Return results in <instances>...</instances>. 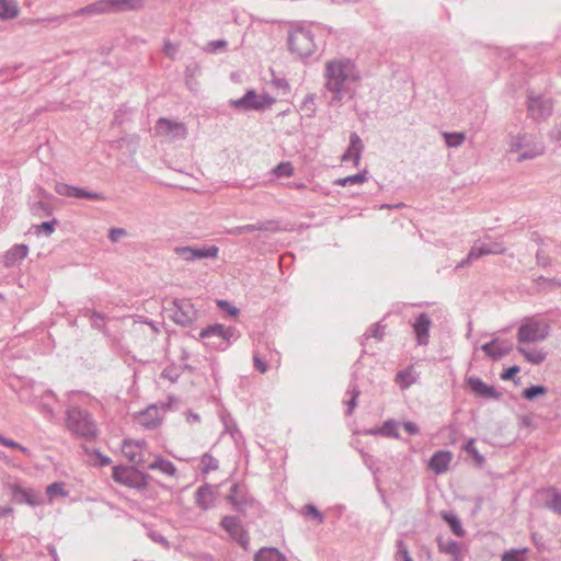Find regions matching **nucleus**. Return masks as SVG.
I'll list each match as a JSON object with an SVG mask.
<instances>
[{
	"instance_id": "obj_36",
	"label": "nucleus",
	"mask_w": 561,
	"mask_h": 561,
	"mask_svg": "<svg viewBox=\"0 0 561 561\" xmlns=\"http://www.w3.org/2000/svg\"><path fill=\"white\" fill-rule=\"evenodd\" d=\"M484 255H485V253H484L482 245L479 243H474V245L470 249L467 257L465 260H462L460 263H458L456 268H462V267L467 266L471 261L477 260Z\"/></svg>"
},
{
	"instance_id": "obj_17",
	"label": "nucleus",
	"mask_w": 561,
	"mask_h": 561,
	"mask_svg": "<svg viewBox=\"0 0 561 561\" xmlns=\"http://www.w3.org/2000/svg\"><path fill=\"white\" fill-rule=\"evenodd\" d=\"M432 320L427 313H420L412 323L413 332L419 345L425 346L430 342Z\"/></svg>"
},
{
	"instance_id": "obj_54",
	"label": "nucleus",
	"mask_w": 561,
	"mask_h": 561,
	"mask_svg": "<svg viewBox=\"0 0 561 561\" xmlns=\"http://www.w3.org/2000/svg\"><path fill=\"white\" fill-rule=\"evenodd\" d=\"M202 463L204 465V471L209 472L218 469V460L210 456L209 454H205L202 457Z\"/></svg>"
},
{
	"instance_id": "obj_64",
	"label": "nucleus",
	"mask_w": 561,
	"mask_h": 561,
	"mask_svg": "<svg viewBox=\"0 0 561 561\" xmlns=\"http://www.w3.org/2000/svg\"><path fill=\"white\" fill-rule=\"evenodd\" d=\"M403 427L407 431V433L410 435H416L420 432L419 426L414 422H411V421L404 422Z\"/></svg>"
},
{
	"instance_id": "obj_9",
	"label": "nucleus",
	"mask_w": 561,
	"mask_h": 561,
	"mask_svg": "<svg viewBox=\"0 0 561 561\" xmlns=\"http://www.w3.org/2000/svg\"><path fill=\"white\" fill-rule=\"evenodd\" d=\"M169 317L182 327L192 324L197 318V311L190 299L175 298L167 309Z\"/></svg>"
},
{
	"instance_id": "obj_50",
	"label": "nucleus",
	"mask_w": 561,
	"mask_h": 561,
	"mask_svg": "<svg viewBox=\"0 0 561 561\" xmlns=\"http://www.w3.org/2000/svg\"><path fill=\"white\" fill-rule=\"evenodd\" d=\"M70 18H75L72 15V13H66V14H61V15H51V16L38 19L37 22H41V23H54L56 25H60V24H62L64 22H66Z\"/></svg>"
},
{
	"instance_id": "obj_46",
	"label": "nucleus",
	"mask_w": 561,
	"mask_h": 561,
	"mask_svg": "<svg viewBox=\"0 0 561 561\" xmlns=\"http://www.w3.org/2000/svg\"><path fill=\"white\" fill-rule=\"evenodd\" d=\"M302 514L307 517L316 519L319 524L323 523V514L312 504H307L302 507Z\"/></svg>"
},
{
	"instance_id": "obj_15",
	"label": "nucleus",
	"mask_w": 561,
	"mask_h": 561,
	"mask_svg": "<svg viewBox=\"0 0 561 561\" xmlns=\"http://www.w3.org/2000/svg\"><path fill=\"white\" fill-rule=\"evenodd\" d=\"M55 192L61 196L87 198L91 201H104L105 196L98 192L87 191L81 187L72 186L66 183H56Z\"/></svg>"
},
{
	"instance_id": "obj_56",
	"label": "nucleus",
	"mask_w": 561,
	"mask_h": 561,
	"mask_svg": "<svg viewBox=\"0 0 561 561\" xmlns=\"http://www.w3.org/2000/svg\"><path fill=\"white\" fill-rule=\"evenodd\" d=\"M398 551H397V558L401 561H413L410 557V553L408 551L407 545L403 540H398L397 542Z\"/></svg>"
},
{
	"instance_id": "obj_28",
	"label": "nucleus",
	"mask_w": 561,
	"mask_h": 561,
	"mask_svg": "<svg viewBox=\"0 0 561 561\" xmlns=\"http://www.w3.org/2000/svg\"><path fill=\"white\" fill-rule=\"evenodd\" d=\"M195 502L202 510H208L213 506L214 494L208 484L199 486L195 492Z\"/></svg>"
},
{
	"instance_id": "obj_38",
	"label": "nucleus",
	"mask_w": 561,
	"mask_h": 561,
	"mask_svg": "<svg viewBox=\"0 0 561 561\" xmlns=\"http://www.w3.org/2000/svg\"><path fill=\"white\" fill-rule=\"evenodd\" d=\"M443 519L448 523L450 526L451 531L457 536H463L465 531L462 529L461 523L459 518L450 513H443L442 514Z\"/></svg>"
},
{
	"instance_id": "obj_24",
	"label": "nucleus",
	"mask_w": 561,
	"mask_h": 561,
	"mask_svg": "<svg viewBox=\"0 0 561 561\" xmlns=\"http://www.w3.org/2000/svg\"><path fill=\"white\" fill-rule=\"evenodd\" d=\"M363 149L364 146L360 137L356 133H352L350 136V146L346 152L342 156V161L354 159V162L357 165L359 163Z\"/></svg>"
},
{
	"instance_id": "obj_32",
	"label": "nucleus",
	"mask_w": 561,
	"mask_h": 561,
	"mask_svg": "<svg viewBox=\"0 0 561 561\" xmlns=\"http://www.w3.org/2000/svg\"><path fill=\"white\" fill-rule=\"evenodd\" d=\"M300 112L308 118L314 117L317 113V105H316V94L309 93L305 96L302 100L300 106Z\"/></svg>"
},
{
	"instance_id": "obj_5",
	"label": "nucleus",
	"mask_w": 561,
	"mask_h": 561,
	"mask_svg": "<svg viewBox=\"0 0 561 561\" xmlns=\"http://www.w3.org/2000/svg\"><path fill=\"white\" fill-rule=\"evenodd\" d=\"M66 414V425L72 434L85 439L96 436L98 427L90 413L79 408H70Z\"/></svg>"
},
{
	"instance_id": "obj_18",
	"label": "nucleus",
	"mask_w": 561,
	"mask_h": 561,
	"mask_svg": "<svg viewBox=\"0 0 561 561\" xmlns=\"http://www.w3.org/2000/svg\"><path fill=\"white\" fill-rule=\"evenodd\" d=\"M56 401L55 393L51 390H46L44 393L34 400V404L39 413L48 421L53 422L57 420V413L55 412L51 402Z\"/></svg>"
},
{
	"instance_id": "obj_45",
	"label": "nucleus",
	"mask_w": 561,
	"mask_h": 561,
	"mask_svg": "<svg viewBox=\"0 0 561 561\" xmlns=\"http://www.w3.org/2000/svg\"><path fill=\"white\" fill-rule=\"evenodd\" d=\"M85 316L90 318L93 328L98 330L103 329L105 314L93 310H87Z\"/></svg>"
},
{
	"instance_id": "obj_1",
	"label": "nucleus",
	"mask_w": 561,
	"mask_h": 561,
	"mask_svg": "<svg viewBox=\"0 0 561 561\" xmlns=\"http://www.w3.org/2000/svg\"><path fill=\"white\" fill-rule=\"evenodd\" d=\"M324 89L332 94L329 105L340 106L345 96L353 99L360 72L350 58L330 59L323 70Z\"/></svg>"
},
{
	"instance_id": "obj_51",
	"label": "nucleus",
	"mask_w": 561,
	"mask_h": 561,
	"mask_svg": "<svg viewBox=\"0 0 561 561\" xmlns=\"http://www.w3.org/2000/svg\"><path fill=\"white\" fill-rule=\"evenodd\" d=\"M227 46H228V43L225 39L210 41L207 43V45L205 47V51L214 54L219 50H226Z\"/></svg>"
},
{
	"instance_id": "obj_62",
	"label": "nucleus",
	"mask_w": 561,
	"mask_h": 561,
	"mask_svg": "<svg viewBox=\"0 0 561 561\" xmlns=\"http://www.w3.org/2000/svg\"><path fill=\"white\" fill-rule=\"evenodd\" d=\"M124 236H126V230L123 228H112L108 232V239L112 242H117Z\"/></svg>"
},
{
	"instance_id": "obj_33",
	"label": "nucleus",
	"mask_w": 561,
	"mask_h": 561,
	"mask_svg": "<svg viewBox=\"0 0 561 561\" xmlns=\"http://www.w3.org/2000/svg\"><path fill=\"white\" fill-rule=\"evenodd\" d=\"M360 394V390L355 382H351L348 389L346 391V396L350 398L345 400V404L347 405L346 415H351L354 409L357 405V398Z\"/></svg>"
},
{
	"instance_id": "obj_58",
	"label": "nucleus",
	"mask_w": 561,
	"mask_h": 561,
	"mask_svg": "<svg viewBox=\"0 0 561 561\" xmlns=\"http://www.w3.org/2000/svg\"><path fill=\"white\" fill-rule=\"evenodd\" d=\"M383 330L385 327L380 325L379 323H376L366 332L365 336L367 339L375 337L380 340L383 336Z\"/></svg>"
},
{
	"instance_id": "obj_19",
	"label": "nucleus",
	"mask_w": 561,
	"mask_h": 561,
	"mask_svg": "<svg viewBox=\"0 0 561 561\" xmlns=\"http://www.w3.org/2000/svg\"><path fill=\"white\" fill-rule=\"evenodd\" d=\"M467 383L476 396L485 399H500L501 393L494 387L486 385L478 377H469Z\"/></svg>"
},
{
	"instance_id": "obj_31",
	"label": "nucleus",
	"mask_w": 561,
	"mask_h": 561,
	"mask_svg": "<svg viewBox=\"0 0 561 561\" xmlns=\"http://www.w3.org/2000/svg\"><path fill=\"white\" fill-rule=\"evenodd\" d=\"M254 561H287L285 556L279 552L276 548H261L255 557Z\"/></svg>"
},
{
	"instance_id": "obj_6",
	"label": "nucleus",
	"mask_w": 561,
	"mask_h": 561,
	"mask_svg": "<svg viewBox=\"0 0 561 561\" xmlns=\"http://www.w3.org/2000/svg\"><path fill=\"white\" fill-rule=\"evenodd\" d=\"M553 99L541 92L529 90L526 95L527 116L536 123L547 121L553 113Z\"/></svg>"
},
{
	"instance_id": "obj_52",
	"label": "nucleus",
	"mask_w": 561,
	"mask_h": 561,
	"mask_svg": "<svg viewBox=\"0 0 561 561\" xmlns=\"http://www.w3.org/2000/svg\"><path fill=\"white\" fill-rule=\"evenodd\" d=\"M0 444L5 447H9V448L18 449L23 454L30 455L28 448L22 446L21 444L16 443L15 440L7 438L2 435H0Z\"/></svg>"
},
{
	"instance_id": "obj_30",
	"label": "nucleus",
	"mask_w": 561,
	"mask_h": 561,
	"mask_svg": "<svg viewBox=\"0 0 561 561\" xmlns=\"http://www.w3.org/2000/svg\"><path fill=\"white\" fill-rule=\"evenodd\" d=\"M517 351L524 355L527 362L539 365L546 359V354L537 348H530L526 345H518Z\"/></svg>"
},
{
	"instance_id": "obj_43",
	"label": "nucleus",
	"mask_w": 561,
	"mask_h": 561,
	"mask_svg": "<svg viewBox=\"0 0 561 561\" xmlns=\"http://www.w3.org/2000/svg\"><path fill=\"white\" fill-rule=\"evenodd\" d=\"M547 392V388L540 385L530 386L523 391V397L527 400H534L535 398L542 396Z\"/></svg>"
},
{
	"instance_id": "obj_22",
	"label": "nucleus",
	"mask_w": 561,
	"mask_h": 561,
	"mask_svg": "<svg viewBox=\"0 0 561 561\" xmlns=\"http://www.w3.org/2000/svg\"><path fill=\"white\" fill-rule=\"evenodd\" d=\"M453 459V453L449 450H438L430 458L428 468L436 474L445 473Z\"/></svg>"
},
{
	"instance_id": "obj_25",
	"label": "nucleus",
	"mask_w": 561,
	"mask_h": 561,
	"mask_svg": "<svg viewBox=\"0 0 561 561\" xmlns=\"http://www.w3.org/2000/svg\"><path fill=\"white\" fill-rule=\"evenodd\" d=\"M28 248L25 244H15L9 249L3 257V263L7 267H11L20 263L26 257Z\"/></svg>"
},
{
	"instance_id": "obj_35",
	"label": "nucleus",
	"mask_w": 561,
	"mask_h": 561,
	"mask_svg": "<svg viewBox=\"0 0 561 561\" xmlns=\"http://www.w3.org/2000/svg\"><path fill=\"white\" fill-rule=\"evenodd\" d=\"M219 249L216 245L205 248H193V261L201 259H215L218 256Z\"/></svg>"
},
{
	"instance_id": "obj_37",
	"label": "nucleus",
	"mask_w": 561,
	"mask_h": 561,
	"mask_svg": "<svg viewBox=\"0 0 561 561\" xmlns=\"http://www.w3.org/2000/svg\"><path fill=\"white\" fill-rule=\"evenodd\" d=\"M366 174H367V172L364 171V172H360V173L355 174V175H350V176H346V178L337 179V180L334 181V184L339 185V186L362 184V183H364L367 180V175Z\"/></svg>"
},
{
	"instance_id": "obj_29",
	"label": "nucleus",
	"mask_w": 561,
	"mask_h": 561,
	"mask_svg": "<svg viewBox=\"0 0 561 561\" xmlns=\"http://www.w3.org/2000/svg\"><path fill=\"white\" fill-rule=\"evenodd\" d=\"M19 12L16 0H0V20H13L19 15Z\"/></svg>"
},
{
	"instance_id": "obj_41",
	"label": "nucleus",
	"mask_w": 561,
	"mask_h": 561,
	"mask_svg": "<svg viewBox=\"0 0 561 561\" xmlns=\"http://www.w3.org/2000/svg\"><path fill=\"white\" fill-rule=\"evenodd\" d=\"M443 137L448 147H459L465 141L463 133H443Z\"/></svg>"
},
{
	"instance_id": "obj_55",
	"label": "nucleus",
	"mask_w": 561,
	"mask_h": 561,
	"mask_svg": "<svg viewBox=\"0 0 561 561\" xmlns=\"http://www.w3.org/2000/svg\"><path fill=\"white\" fill-rule=\"evenodd\" d=\"M179 51V45L172 43L170 39H165L163 44V53L170 59L174 60L176 58V54Z\"/></svg>"
},
{
	"instance_id": "obj_4",
	"label": "nucleus",
	"mask_w": 561,
	"mask_h": 561,
	"mask_svg": "<svg viewBox=\"0 0 561 561\" xmlns=\"http://www.w3.org/2000/svg\"><path fill=\"white\" fill-rule=\"evenodd\" d=\"M510 151L520 152L517 161L535 159L545 152L543 144L538 136L533 133H519L512 136L510 141Z\"/></svg>"
},
{
	"instance_id": "obj_3",
	"label": "nucleus",
	"mask_w": 561,
	"mask_h": 561,
	"mask_svg": "<svg viewBox=\"0 0 561 561\" xmlns=\"http://www.w3.org/2000/svg\"><path fill=\"white\" fill-rule=\"evenodd\" d=\"M240 336L238 330L233 327H225L224 324H213L199 332V339L205 344L215 350L225 351Z\"/></svg>"
},
{
	"instance_id": "obj_2",
	"label": "nucleus",
	"mask_w": 561,
	"mask_h": 561,
	"mask_svg": "<svg viewBox=\"0 0 561 561\" xmlns=\"http://www.w3.org/2000/svg\"><path fill=\"white\" fill-rule=\"evenodd\" d=\"M145 7L144 0H98L72 12L73 16L99 15L129 10H140Z\"/></svg>"
},
{
	"instance_id": "obj_59",
	"label": "nucleus",
	"mask_w": 561,
	"mask_h": 561,
	"mask_svg": "<svg viewBox=\"0 0 561 561\" xmlns=\"http://www.w3.org/2000/svg\"><path fill=\"white\" fill-rule=\"evenodd\" d=\"M55 225H56V220L42 222L39 226L36 227V232L45 233L46 236H49L54 232Z\"/></svg>"
},
{
	"instance_id": "obj_10",
	"label": "nucleus",
	"mask_w": 561,
	"mask_h": 561,
	"mask_svg": "<svg viewBox=\"0 0 561 561\" xmlns=\"http://www.w3.org/2000/svg\"><path fill=\"white\" fill-rule=\"evenodd\" d=\"M549 335V328L545 323L536 320H527L518 328V345L541 342Z\"/></svg>"
},
{
	"instance_id": "obj_44",
	"label": "nucleus",
	"mask_w": 561,
	"mask_h": 561,
	"mask_svg": "<svg viewBox=\"0 0 561 561\" xmlns=\"http://www.w3.org/2000/svg\"><path fill=\"white\" fill-rule=\"evenodd\" d=\"M237 485H233L228 496L229 501L233 504L234 508L239 512H243L247 507L248 502L244 499H239L237 495Z\"/></svg>"
},
{
	"instance_id": "obj_23",
	"label": "nucleus",
	"mask_w": 561,
	"mask_h": 561,
	"mask_svg": "<svg viewBox=\"0 0 561 561\" xmlns=\"http://www.w3.org/2000/svg\"><path fill=\"white\" fill-rule=\"evenodd\" d=\"M144 445L145 442H134L131 439H125L122 445V451L129 461L137 465H141L145 462L142 456Z\"/></svg>"
},
{
	"instance_id": "obj_11",
	"label": "nucleus",
	"mask_w": 561,
	"mask_h": 561,
	"mask_svg": "<svg viewBox=\"0 0 561 561\" xmlns=\"http://www.w3.org/2000/svg\"><path fill=\"white\" fill-rule=\"evenodd\" d=\"M274 99L268 94H257L254 90H248L245 94L237 100H230L229 104L238 110L262 111L270 107L274 103Z\"/></svg>"
},
{
	"instance_id": "obj_61",
	"label": "nucleus",
	"mask_w": 561,
	"mask_h": 561,
	"mask_svg": "<svg viewBox=\"0 0 561 561\" xmlns=\"http://www.w3.org/2000/svg\"><path fill=\"white\" fill-rule=\"evenodd\" d=\"M363 461L365 466L373 472L375 480L378 481L377 478V469L375 468L376 460L371 455L363 454Z\"/></svg>"
},
{
	"instance_id": "obj_20",
	"label": "nucleus",
	"mask_w": 561,
	"mask_h": 561,
	"mask_svg": "<svg viewBox=\"0 0 561 561\" xmlns=\"http://www.w3.org/2000/svg\"><path fill=\"white\" fill-rule=\"evenodd\" d=\"M161 420L162 417L156 404L150 405L136 415L137 423L148 430L158 427L161 423Z\"/></svg>"
},
{
	"instance_id": "obj_57",
	"label": "nucleus",
	"mask_w": 561,
	"mask_h": 561,
	"mask_svg": "<svg viewBox=\"0 0 561 561\" xmlns=\"http://www.w3.org/2000/svg\"><path fill=\"white\" fill-rule=\"evenodd\" d=\"M174 252L185 261H193V247H176Z\"/></svg>"
},
{
	"instance_id": "obj_48",
	"label": "nucleus",
	"mask_w": 561,
	"mask_h": 561,
	"mask_svg": "<svg viewBox=\"0 0 561 561\" xmlns=\"http://www.w3.org/2000/svg\"><path fill=\"white\" fill-rule=\"evenodd\" d=\"M527 550L511 549L502 554V561H524V554Z\"/></svg>"
},
{
	"instance_id": "obj_12",
	"label": "nucleus",
	"mask_w": 561,
	"mask_h": 561,
	"mask_svg": "<svg viewBox=\"0 0 561 561\" xmlns=\"http://www.w3.org/2000/svg\"><path fill=\"white\" fill-rule=\"evenodd\" d=\"M156 134L165 137L170 141L183 140L187 137V128L185 124L160 117L154 126Z\"/></svg>"
},
{
	"instance_id": "obj_16",
	"label": "nucleus",
	"mask_w": 561,
	"mask_h": 561,
	"mask_svg": "<svg viewBox=\"0 0 561 561\" xmlns=\"http://www.w3.org/2000/svg\"><path fill=\"white\" fill-rule=\"evenodd\" d=\"M512 348V343L505 340H500L497 337L481 345V350L484 352V354L493 360L503 358L505 355L510 354Z\"/></svg>"
},
{
	"instance_id": "obj_26",
	"label": "nucleus",
	"mask_w": 561,
	"mask_h": 561,
	"mask_svg": "<svg viewBox=\"0 0 561 561\" xmlns=\"http://www.w3.org/2000/svg\"><path fill=\"white\" fill-rule=\"evenodd\" d=\"M147 468L149 470H157L168 477H175L178 469L174 463L161 456H156L154 460L150 462Z\"/></svg>"
},
{
	"instance_id": "obj_39",
	"label": "nucleus",
	"mask_w": 561,
	"mask_h": 561,
	"mask_svg": "<svg viewBox=\"0 0 561 561\" xmlns=\"http://www.w3.org/2000/svg\"><path fill=\"white\" fill-rule=\"evenodd\" d=\"M438 549L440 552L457 557L460 552V548L457 541L455 540H448L444 542L443 540L438 539Z\"/></svg>"
},
{
	"instance_id": "obj_42",
	"label": "nucleus",
	"mask_w": 561,
	"mask_h": 561,
	"mask_svg": "<svg viewBox=\"0 0 561 561\" xmlns=\"http://www.w3.org/2000/svg\"><path fill=\"white\" fill-rule=\"evenodd\" d=\"M272 173L277 178H289L294 173V169L290 162H280L273 168Z\"/></svg>"
},
{
	"instance_id": "obj_13",
	"label": "nucleus",
	"mask_w": 561,
	"mask_h": 561,
	"mask_svg": "<svg viewBox=\"0 0 561 561\" xmlns=\"http://www.w3.org/2000/svg\"><path fill=\"white\" fill-rule=\"evenodd\" d=\"M9 488L12 493V500L18 504H27L32 507L44 504L43 495L33 489H24L19 484H10Z\"/></svg>"
},
{
	"instance_id": "obj_21",
	"label": "nucleus",
	"mask_w": 561,
	"mask_h": 561,
	"mask_svg": "<svg viewBox=\"0 0 561 561\" xmlns=\"http://www.w3.org/2000/svg\"><path fill=\"white\" fill-rule=\"evenodd\" d=\"M543 500V506L561 516V491L556 486H549L540 491Z\"/></svg>"
},
{
	"instance_id": "obj_60",
	"label": "nucleus",
	"mask_w": 561,
	"mask_h": 561,
	"mask_svg": "<svg viewBox=\"0 0 561 561\" xmlns=\"http://www.w3.org/2000/svg\"><path fill=\"white\" fill-rule=\"evenodd\" d=\"M217 305L231 317H237L239 314V309L230 305L227 300H218Z\"/></svg>"
},
{
	"instance_id": "obj_63",
	"label": "nucleus",
	"mask_w": 561,
	"mask_h": 561,
	"mask_svg": "<svg viewBox=\"0 0 561 561\" xmlns=\"http://www.w3.org/2000/svg\"><path fill=\"white\" fill-rule=\"evenodd\" d=\"M520 368L519 366H512L507 368L504 373L501 374V378L503 380H513L515 375L519 373Z\"/></svg>"
},
{
	"instance_id": "obj_8",
	"label": "nucleus",
	"mask_w": 561,
	"mask_h": 561,
	"mask_svg": "<svg viewBox=\"0 0 561 561\" xmlns=\"http://www.w3.org/2000/svg\"><path fill=\"white\" fill-rule=\"evenodd\" d=\"M112 476L116 482L137 490L147 488L150 480L149 474L127 466H115Z\"/></svg>"
},
{
	"instance_id": "obj_40",
	"label": "nucleus",
	"mask_w": 561,
	"mask_h": 561,
	"mask_svg": "<svg viewBox=\"0 0 561 561\" xmlns=\"http://www.w3.org/2000/svg\"><path fill=\"white\" fill-rule=\"evenodd\" d=\"M398 424L393 420H388L380 427V435L386 437L399 438L400 435L398 433Z\"/></svg>"
},
{
	"instance_id": "obj_7",
	"label": "nucleus",
	"mask_w": 561,
	"mask_h": 561,
	"mask_svg": "<svg viewBox=\"0 0 561 561\" xmlns=\"http://www.w3.org/2000/svg\"><path fill=\"white\" fill-rule=\"evenodd\" d=\"M288 45L291 53L300 58L310 57L316 50L313 34L309 27H295L288 36Z\"/></svg>"
},
{
	"instance_id": "obj_14",
	"label": "nucleus",
	"mask_w": 561,
	"mask_h": 561,
	"mask_svg": "<svg viewBox=\"0 0 561 561\" xmlns=\"http://www.w3.org/2000/svg\"><path fill=\"white\" fill-rule=\"evenodd\" d=\"M220 525L241 547L248 548L250 538L238 517L225 516Z\"/></svg>"
},
{
	"instance_id": "obj_53",
	"label": "nucleus",
	"mask_w": 561,
	"mask_h": 561,
	"mask_svg": "<svg viewBox=\"0 0 561 561\" xmlns=\"http://www.w3.org/2000/svg\"><path fill=\"white\" fill-rule=\"evenodd\" d=\"M465 450L469 453L477 462L481 463L484 461V457L476 448L473 438H470L467 442V444L465 445Z\"/></svg>"
},
{
	"instance_id": "obj_34",
	"label": "nucleus",
	"mask_w": 561,
	"mask_h": 561,
	"mask_svg": "<svg viewBox=\"0 0 561 561\" xmlns=\"http://www.w3.org/2000/svg\"><path fill=\"white\" fill-rule=\"evenodd\" d=\"M46 494L51 503L56 497H67L69 492L65 490L64 482H54L47 486Z\"/></svg>"
},
{
	"instance_id": "obj_49",
	"label": "nucleus",
	"mask_w": 561,
	"mask_h": 561,
	"mask_svg": "<svg viewBox=\"0 0 561 561\" xmlns=\"http://www.w3.org/2000/svg\"><path fill=\"white\" fill-rule=\"evenodd\" d=\"M280 230L278 220H265L257 222V231L277 232Z\"/></svg>"
},
{
	"instance_id": "obj_27",
	"label": "nucleus",
	"mask_w": 561,
	"mask_h": 561,
	"mask_svg": "<svg viewBox=\"0 0 561 561\" xmlns=\"http://www.w3.org/2000/svg\"><path fill=\"white\" fill-rule=\"evenodd\" d=\"M396 382L401 389H408L419 380V374L413 366L399 370L396 375Z\"/></svg>"
},
{
	"instance_id": "obj_47",
	"label": "nucleus",
	"mask_w": 561,
	"mask_h": 561,
	"mask_svg": "<svg viewBox=\"0 0 561 561\" xmlns=\"http://www.w3.org/2000/svg\"><path fill=\"white\" fill-rule=\"evenodd\" d=\"M485 255L488 254H503L505 252V247L502 242H490V243H481Z\"/></svg>"
}]
</instances>
